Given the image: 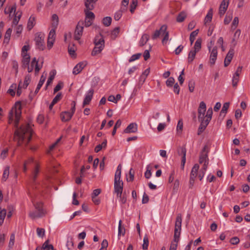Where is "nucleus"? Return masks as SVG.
<instances>
[{
  "instance_id": "e433bc0d",
  "label": "nucleus",
  "mask_w": 250,
  "mask_h": 250,
  "mask_svg": "<svg viewBox=\"0 0 250 250\" xmlns=\"http://www.w3.org/2000/svg\"><path fill=\"white\" fill-rule=\"evenodd\" d=\"M181 230L177 229H174V241L176 243H178L179 241Z\"/></svg>"
},
{
  "instance_id": "774afa93",
  "label": "nucleus",
  "mask_w": 250,
  "mask_h": 250,
  "mask_svg": "<svg viewBox=\"0 0 250 250\" xmlns=\"http://www.w3.org/2000/svg\"><path fill=\"white\" fill-rule=\"evenodd\" d=\"M229 103H225L224 104L223 107L221 109L222 111V113H227V110L229 107Z\"/></svg>"
},
{
  "instance_id": "2f4dec72",
  "label": "nucleus",
  "mask_w": 250,
  "mask_h": 250,
  "mask_svg": "<svg viewBox=\"0 0 250 250\" xmlns=\"http://www.w3.org/2000/svg\"><path fill=\"white\" fill-rule=\"evenodd\" d=\"M49 240H47L42 245V250H54V247L52 245H49Z\"/></svg>"
},
{
  "instance_id": "4d7b16f0",
  "label": "nucleus",
  "mask_w": 250,
  "mask_h": 250,
  "mask_svg": "<svg viewBox=\"0 0 250 250\" xmlns=\"http://www.w3.org/2000/svg\"><path fill=\"white\" fill-rule=\"evenodd\" d=\"M175 82V80L173 77H169L166 81V84L168 87H171L173 85Z\"/></svg>"
},
{
  "instance_id": "c756f323",
  "label": "nucleus",
  "mask_w": 250,
  "mask_h": 250,
  "mask_svg": "<svg viewBox=\"0 0 250 250\" xmlns=\"http://www.w3.org/2000/svg\"><path fill=\"white\" fill-rule=\"evenodd\" d=\"M199 168V165L197 164H195L191 169L190 176L196 178L197 175V171H198Z\"/></svg>"
},
{
  "instance_id": "473e14b6",
  "label": "nucleus",
  "mask_w": 250,
  "mask_h": 250,
  "mask_svg": "<svg viewBox=\"0 0 250 250\" xmlns=\"http://www.w3.org/2000/svg\"><path fill=\"white\" fill-rule=\"evenodd\" d=\"M52 26L53 28H56L58 25L59 22V18L58 16L56 14H53L52 16Z\"/></svg>"
},
{
  "instance_id": "412c9836",
  "label": "nucleus",
  "mask_w": 250,
  "mask_h": 250,
  "mask_svg": "<svg viewBox=\"0 0 250 250\" xmlns=\"http://www.w3.org/2000/svg\"><path fill=\"white\" fill-rule=\"evenodd\" d=\"M73 115L70 112H63L61 114V120L62 122H67L72 117Z\"/></svg>"
},
{
  "instance_id": "6e6552de",
  "label": "nucleus",
  "mask_w": 250,
  "mask_h": 250,
  "mask_svg": "<svg viewBox=\"0 0 250 250\" xmlns=\"http://www.w3.org/2000/svg\"><path fill=\"white\" fill-rule=\"evenodd\" d=\"M83 21H80L78 22L74 33V39L76 40H79L81 39V36L83 35Z\"/></svg>"
},
{
  "instance_id": "3c124183",
  "label": "nucleus",
  "mask_w": 250,
  "mask_h": 250,
  "mask_svg": "<svg viewBox=\"0 0 250 250\" xmlns=\"http://www.w3.org/2000/svg\"><path fill=\"white\" fill-rule=\"evenodd\" d=\"M232 14L230 13V14H229L228 13L227 14V15L226 16V17L224 19V23L225 24H228L230 22L231 20H232Z\"/></svg>"
},
{
  "instance_id": "4c0bfd02",
  "label": "nucleus",
  "mask_w": 250,
  "mask_h": 250,
  "mask_svg": "<svg viewBox=\"0 0 250 250\" xmlns=\"http://www.w3.org/2000/svg\"><path fill=\"white\" fill-rule=\"evenodd\" d=\"M199 32V29H196L195 31L192 32L190 34L189 40L191 44H192L195 40L196 36L198 35Z\"/></svg>"
},
{
  "instance_id": "20e7f679",
  "label": "nucleus",
  "mask_w": 250,
  "mask_h": 250,
  "mask_svg": "<svg viewBox=\"0 0 250 250\" xmlns=\"http://www.w3.org/2000/svg\"><path fill=\"white\" fill-rule=\"evenodd\" d=\"M213 114V111L211 107L209 108L206 113V120H199L200 125L198 129V135H199L206 128L207 125L210 122Z\"/></svg>"
},
{
  "instance_id": "9d476101",
  "label": "nucleus",
  "mask_w": 250,
  "mask_h": 250,
  "mask_svg": "<svg viewBox=\"0 0 250 250\" xmlns=\"http://www.w3.org/2000/svg\"><path fill=\"white\" fill-rule=\"evenodd\" d=\"M208 48L209 52H210L209 57V63L211 65H213L215 63V61L217 57V48L216 46H215L212 48V50L210 51L211 47L208 46Z\"/></svg>"
},
{
  "instance_id": "de8ad7c7",
  "label": "nucleus",
  "mask_w": 250,
  "mask_h": 250,
  "mask_svg": "<svg viewBox=\"0 0 250 250\" xmlns=\"http://www.w3.org/2000/svg\"><path fill=\"white\" fill-rule=\"evenodd\" d=\"M138 1L137 0H132L131 3L130 5V11L131 13L134 12L135 9L137 5Z\"/></svg>"
},
{
  "instance_id": "393cba45",
  "label": "nucleus",
  "mask_w": 250,
  "mask_h": 250,
  "mask_svg": "<svg viewBox=\"0 0 250 250\" xmlns=\"http://www.w3.org/2000/svg\"><path fill=\"white\" fill-rule=\"evenodd\" d=\"M182 221L181 215L180 214H178L176 218L174 229H181Z\"/></svg>"
},
{
  "instance_id": "a18cd8bd",
  "label": "nucleus",
  "mask_w": 250,
  "mask_h": 250,
  "mask_svg": "<svg viewBox=\"0 0 250 250\" xmlns=\"http://www.w3.org/2000/svg\"><path fill=\"white\" fill-rule=\"evenodd\" d=\"M31 81L30 76L26 75L24 78V83L22 86L23 88H26Z\"/></svg>"
},
{
  "instance_id": "aec40b11",
  "label": "nucleus",
  "mask_w": 250,
  "mask_h": 250,
  "mask_svg": "<svg viewBox=\"0 0 250 250\" xmlns=\"http://www.w3.org/2000/svg\"><path fill=\"white\" fill-rule=\"evenodd\" d=\"M167 29V26L166 25H163L160 29L159 30H156L154 34H153L152 36V39L153 40H155L157 38H158V37H159V36H160V35H162L163 32L165 31V30H166Z\"/></svg>"
},
{
  "instance_id": "052dcab7",
  "label": "nucleus",
  "mask_w": 250,
  "mask_h": 250,
  "mask_svg": "<svg viewBox=\"0 0 250 250\" xmlns=\"http://www.w3.org/2000/svg\"><path fill=\"white\" fill-rule=\"evenodd\" d=\"M195 82L193 80H190L188 82V88L190 92H192L194 91Z\"/></svg>"
},
{
  "instance_id": "6ab92c4d",
  "label": "nucleus",
  "mask_w": 250,
  "mask_h": 250,
  "mask_svg": "<svg viewBox=\"0 0 250 250\" xmlns=\"http://www.w3.org/2000/svg\"><path fill=\"white\" fill-rule=\"evenodd\" d=\"M137 131V125L136 123L130 124L124 130L125 133H135Z\"/></svg>"
},
{
  "instance_id": "423d86ee",
  "label": "nucleus",
  "mask_w": 250,
  "mask_h": 250,
  "mask_svg": "<svg viewBox=\"0 0 250 250\" xmlns=\"http://www.w3.org/2000/svg\"><path fill=\"white\" fill-rule=\"evenodd\" d=\"M44 35L42 33H37L36 35L35 41L37 47L41 50H43Z\"/></svg>"
},
{
  "instance_id": "39448f33",
  "label": "nucleus",
  "mask_w": 250,
  "mask_h": 250,
  "mask_svg": "<svg viewBox=\"0 0 250 250\" xmlns=\"http://www.w3.org/2000/svg\"><path fill=\"white\" fill-rule=\"evenodd\" d=\"M201 39H198L195 42L193 48L189 51L188 54V63H191L193 62L196 53L201 49Z\"/></svg>"
},
{
  "instance_id": "338daca9",
  "label": "nucleus",
  "mask_w": 250,
  "mask_h": 250,
  "mask_svg": "<svg viewBox=\"0 0 250 250\" xmlns=\"http://www.w3.org/2000/svg\"><path fill=\"white\" fill-rule=\"evenodd\" d=\"M23 88V86H22V83H21V81H20L19 83V85H18V88H17V95L18 96H20L21 94V88Z\"/></svg>"
},
{
  "instance_id": "58836bf2",
  "label": "nucleus",
  "mask_w": 250,
  "mask_h": 250,
  "mask_svg": "<svg viewBox=\"0 0 250 250\" xmlns=\"http://www.w3.org/2000/svg\"><path fill=\"white\" fill-rule=\"evenodd\" d=\"M103 49L104 47H101L99 46H95L94 48H93L92 51L91 55L92 56H95L101 53V52L103 50Z\"/></svg>"
},
{
  "instance_id": "a19ab883",
  "label": "nucleus",
  "mask_w": 250,
  "mask_h": 250,
  "mask_svg": "<svg viewBox=\"0 0 250 250\" xmlns=\"http://www.w3.org/2000/svg\"><path fill=\"white\" fill-rule=\"evenodd\" d=\"M17 88V85L16 83H13L10 87L9 89L7 91V93H9L11 96H14L15 95V89Z\"/></svg>"
},
{
  "instance_id": "6e6d98bb",
  "label": "nucleus",
  "mask_w": 250,
  "mask_h": 250,
  "mask_svg": "<svg viewBox=\"0 0 250 250\" xmlns=\"http://www.w3.org/2000/svg\"><path fill=\"white\" fill-rule=\"evenodd\" d=\"M85 18H88L91 19V20H93L95 18L94 14L93 12L89 11H85Z\"/></svg>"
},
{
  "instance_id": "a878e982",
  "label": "nucleus",
  "mask_w": 250,
  "mask_h": 250,
  "mask_svg": "<svg viewBox=\"0 0 250 250\" xmlns=\"http://www.w3.org/2000/svg\"><path fill=\"white\" fill-rule=\"evenodd\" d=\"M149 39V36L148 34H144V35H143L139 42L140 46H144L145 44L146 43Z\"/></svg>"
},
{
  "instance_id": "cd10ccee",
  "label": "nucleus",
  "mask_w": 250,
  "mask_h": 250,
  "mask_svg": "<svg viewBox=\"0 0 250 250\" xmlns=\"http://www.w3.org/2000/svg\"><path fill=\"white\" fill-rule=\"evenodd\" d=\"M149 69H146L144 71V72L142 73L141 76H140L139 83H141V84H143L145 82V81L147 76L149 74Z\"/></svg>"
},
{
  "instance_id": "37998d69",
  "label": "nucleus",
  "mask_w": 250,
  "mask_h": 250,
  "mask_svg": "<svg viewBox=\"0 0 250 250\" xmlns=\"http://www.w3.org/2000/svg\"><path fill=\"white\" fill-rule=\"evenodd\" d=\"M112 19L110 17H106L103 19V23L105 26H109L111 23Z\"/></svg>"
},
{
  "instance_id": "b1692460",
  "label": "nucleus",
  "mask_w": 250,
  "mask_h": 250,
  "mask_svg": "<svg viewBox=\"0 0 250 250\" xmlns=\"http://www.w3.org/2000/svg\"><path fill=\"white\" fill-rule=\"evenodd\" d=\"M22 56V67L24 68L26 67L29 64L30 61V56L29 54L21 55Z\"/></svg>"
},
{
  "instance_id": "dca6fc26",
  "label": "nucleus",
  "mask_w": 250,
  "mask_h": 250,
  "mask_svg": "<svg viewBox=\"0 0 250 250\" xmlns=\"http://www.w3.org/2000/svg\"><path fill=\"white\" fill-rule=\"evenodd\" d=\"M234 54V51L233 48H230L228 53L225 60H224V66L225 67L228 66L230 63L233 55Z\"/></svg>"
},
{
  "instance_id": "79ce46f5",
  "label": "nucleus",
  "mask_w": 250,
  "mask_h": 250,
  "mask_svg": "<svg viewBox=\"0 0 250 250\" xmlns=\"http://www.w3.org/2000/svg\"><path fill=\"white\" fill-rule=\"evenodd\" d=\"M6 214V209H3L0 210V226H1L2 223H3Z\"/></svg>"
},
{
  "instance_id": "7c9ffc66",
  "label": "nucleus",
  "mask_w": 250,
  "mask_h": 250,
  "mask_svg": "<svg viewBox=\"0 0 250 250\" xmlns=\"http://www.w3.org/2000/svg\"><path fill=\"white\" fill-rule=\"evenodd\" d=\"M125 233V229L124 227L122 226V221L120 220L118 227V236L119 237L121 235L124 236Z\"/></svg>"
},
{
  "instance_id": "f3484780",
  "label": "nucleus",
  "mask_w": 250,
  "mask_h": 250,
  "mask_svg": "<svg viewBox=\"0 0 250 250\" xmlns=\"http://www.w3.org/2000/svg\"><path fill=\"white\" fill-rule=\"evenodd\" d=\"M95 46H99L101 47H104V41L103 36L101 34L97 35L94 39V42Z\"/></svg>"
},
{
  "instance_id": "c03bdc74",
  "label": "nucleus",
  "mask_w": 250,
  "mask_h": 250,
  "mask_svg": "<svg viewBox=\"0 0 250 250\" xmlns=\"http://www.w3.org/2000/svg\"><path fill=\"white\" fill-rule=\"evenodd\" d=\"M163 35H164V38L162 41V43L163 44H166L167 41L169 39V32L167 31V29L165 30V32H163Z\"/></svg>"
},
{
  "instance_id": "8fccbe9b",
  "label": "nucleus",
  "mask_w": 250,
  "mask_h": 250,
  "mask_svg": "<svg viewBox=\"0 0 250 250\" xmlns=\"http://www.w3.org/2000/svg\"><path fill=\"white\" fill-rule=\"evenodd\" d=\"M151 176V167L148 165L146 167V170L145 173V176L146 179H149Z\"/></svg>"
},
{
  "instance_id": "2eb2a0df",
  "label": "nucleus",
  "mask_w": 250,
  "mask_h": 250,
  "mask_svg": "<svg viewBox=\"0 0 250 250\" xmlns=\"http://www.w3.org/2000/svg\"><path fill=\"white\" fill-rule=\"evenodd\" d=\"M87 65L86 62H82L78 63L73 68V74L77 75L80 73Z\"/></svg>"
},
{
  "instance_id": "c9c22d12",
  "label": "nucleus",
  "mask_w": 250,
  "mask_h": 250,
  "mask_svg": "<svg viewBox=\"0 0 250 250\" xmlns=\"http://www.w3.org/2000/svg\"><path fill=\"white\" fill-rule=\"evenodd\" d=\"M39 173V166L38 164H36V167L34 171L33 172L32 180L34 183L35 182L36 178Z\"/></svg>"
},
{
  "instance_id": "49530a36",
  "label": "nucleus",
  "mask_w": 250,
  "mask_h": 250,
  "mask_svg": "<svg viewBox=\"0 0 250 250\" xmlns=\"http://www.w3.org/2000/svg\"><path fill=\"white\" fill-rule=\"evenodd\" d=\"M92 2H94V1H92L91 0H86L85 2V6L88 11L92 10L94 7L93 4H91Z\"/></svg>"
},
{
  "instance_id": "f257e3e1",
  "label": "nucleus",
  "mask_w": 250,
  "mask_h": 250,
  "mask_svg": "<svg viewBox=\"0 0 250 250\" xmlns=\"http://www.w3.org/2000/svg\"><path fill=\"white\" fill-rule=\"evenodd\" d=\"M32 130L29 125H22L16 129L14 133L15 139L17 141V146H21L25 142L27 145L32 138Z\"/></svg>"
},
{
  "instance_id": "e2e57ef3",
  "label": "nucleus",
  "mask_w": 250,
  "mask_h": 250,
  "mask_svg": "<svg viewBox=\"0 0 250 250\" xmlns=\"http://www.w3.org/2000/svg\"><path fill=\"white\" fill-rule=\"evenodd\" d=\"M62 98V94L61 93H58L55 98L53 99L52 101L54 103L56 104Z\"/></svg>"
},
{
  "instance_id": "5701e85b",
  "label": "nucleus",
  "mask_w": 250,
  "mask_h": 250,
  "mask_svg": "<svg viewBox=\"0 0 250 250\" xmlns=\"http://www.w3.org/2000/svg\"><path fill=\"white\" fill-rule=\"evenodd\" d=\"M36 24V17L33 16L31 15L30 17L29 18L28 22H27V28L28 30H31L33 27Z\"/></svg>"
},
{
  "instance_id": "0e129e2a",
  "label": "nucleus",
  "mask_w": 250,
  "mask_h": 250,
  "mask_svg": "<svg viewBox=\"0 0 250 250\" xmlns=\"http://www.w3.org/2000/svg\"><path fill=\"white\" fill-rule=\"evenodd\" d=\"M45 230L43 229L37 228V232L39 236L42 237L44 235Z\"/></svg>"
},
{
  "instance_id": "864d4df0",
  "label": "nucleus",
  "mask_w": 250,
  "mask_h": 250,
  "mask_svg": "<svg viewBox=\"0 0 250 250\" xmlns=\"http://www.w3.org/2000/svg\"><path fill=\"white\" fill-rule=\"evenodd\" d=\"M239 77L234 75L232 80V84L233 87L237 86V83L239 82Z\"/></svg>"
},
{
  "instance_id": "13d9d810",
  "label": "nucleus",
  "mask_w": 250,
  "mask_h": 250,
  "mask_svg": "<svg viewBox=\"0 0 250 250\" xmlns=\"http://www.w3.org/2000/svg\"><path fill=\"white\" fill-rule=\"evenodd\" d=\"M240 240L237 236L233 237L230 239L229 242L232 245H237L239 244Z\"/></svg>"
},
{
  "instance_id": "f8f14e48",
  "label": "nucleus",
  "mask_w": 250,
  "mask_h": 250,
  "mask_svg": "<svg viewBox=\"0 0 250 250\" xmlns=\"http://www.w3.org/2000/svg\"><path fill=\"white\" fill-rule=\"evenodd\" d=\"M55 29L53 27L49 32L47 40V46L49 48H51L54 44L56 36Z\"/></svg>"
},
{
  "instance_id": "72a5a7b5",
  "label": "nucleus",
  "mask_w": 250,
  "mask_h": 250,
  "mask_svg": "<svg viewBox=\"0 0 250 250\" xmlns=\"http://www.w3.org/2000/svg\"><path fill=\"white\" fill-rule=\"evenodd\" d=\"M186 17H187V14H186V12L182 11L178 14V15L177 17L176 21L177 22H183L185 20Z\"/></svg>"
},
{
  "instance_id": "f704fd0d",
  "label": "nucleus",
  "mask_w": 250,
  "mask_h": 250,
  "mask_svg": "<svg viewBox=\"0 0 250 250\" xmlns=\"http://www.w3.org/2000/svg\"><path fill=\"white\" fill-rule=\"evenodd\" d=\"M212 9H210L206 15L205 18V23L210 22L211 21L212 18Z\"/></svg>"
},
{
  "instance_id": "603ef678",
  "label": "nucleus",
  "mask_w": 250,
  "mask_h": 250,
  "mask_svg": "<svg viewBox=\"0 0 250 250\" xmlns=\"http://www.w3.org/2000/svg\"><path fill=\"white\" fill-rule=\"evenodd\" d=\"M142 54L141 53H137L134 55H133L129 59V62H133L136 60L139 59L140 57L141 56Z\"/></svg>"
},
{
  "instance_id": "9b49d317",
  "label": "nucleus",
  "mask_w": 250,
  "mask_h": 250,
  "mask_svg": "<svg viewBox=\"0 0 250 250\" xmlns=\"http://www.w3.org/2000/svg\"><path fill=\"white\" fill-rule=\"evenodd\" d=\"M178 153L179 155H182V160L181 167L182 169H184L186 161V148L185 146L179 147L178 148Z\"/></svg>"
},
{
  "instance_id": "1a4fd4ad",
  "label": "nucleus",
  "mask_w": 250,
  "mask_h": 250,
  "mask_svg": "<svg viewBox=\"0 0 250 250\" xmlns=\"http://www.w3.org/2000/svg\"><path fill=\"white\" fill-rule=\"evenodd\" d=\"M208 147L207 145H205L199 157V163L202 164L203 163L208 162Z\"/></svg>"
},
{
  "instance_id": "5fc2aeb1",
  "label": "nucleus",
  "mask_w": 250,
  "mask_h": 250,
  "mask_svg": "<svg viewBox=\"0 0 250 250\" xmlns=\"http://www.w3.org/2000/svg\"><path fill=\"white\" fill-rule=\"evenodd\" d=\"M62 86L63 83L62 82H59L54 89V93H55L58 91L60 90L62 88Z\"/></svg>"
},
{
  "instance_id": "ea45409f",
  "label": "nucleus",
  "mask_w": 250,
  "mask_h": 250,
  "mask_svg": "<svg viewBox=\"0 0 250 250\" xmlns=\"http://www.w3.org/2000/svg\"><path fill=\"white\" fill-rule=\"evenodd\" d=\"M149 244V240L147 236L146 235L143 239V244L142 245V248L144 250H146L148 249Z\"/></svg>"
},
{
  "instance_id": "7ed1b4c3",
  "label": "nucleus",
  "mask_w": 250,
  "mask_h": 250,
  "mask_svg": "<svg viewBox=\"0 0 250 250\" xmlns=\"http://www.w3.org/2000/svg\"><path fill=\"white\" fill-rule=\"evenodd\" d=\"M35 210L34 211H30L29 215L30 218L33 219L42 218L45 216L46 212L42 208V203L37 202L34 204Z\"/></svg>"
},
{
  "instance_id": "0eeeda50",
  "label": "nucleus",
  "mask_w": 250,
  "mask_h": 250,
  "mask_svg": "<svg viewBox=\"0 0 250 250\" xmlns=\"http://www.w3.org/2000/svg\"><path fill=\"white\" fill-rule=\"evenodd\" d=\"M206 104L204 102H201L198 108V120H206Z\"/></svg>"
},
{
  "instance_id": "ddd939ff",
  "label": "nucleus",
  "mask_w": 250,
  "mask_h": 250,
  "mask_svg": "<svg viewBox=\"0 0 250 250\" xmlns=\"http://www.w3.org/2000/svg\"><path fill=\"white\" fill-rule=\"evenodd\" d=\"M229 0H223L221 2L219 9V14L221 17L225 14L227 11L229 6Z\"/></svg>"
},
{
  "instance_id": "09e8293b",
  "label": "nucleus",
  "mask_w": 250,
  "mask_h": 250,
  "mask_svg": "<svg viewBox=\"0 0 250 250\" xmlns=\"http://www.w3.org/2000/svg\"><path fill=\"white\" fill-rule=\"evenodd\" d=\"M9 167H6L3 171V175H2V180L4 181H5L6 180V179L8 178V177L9 176Z\"/></svg>"
},
{
  "instance_id": "4468645a",
  "label": "nucleus",
  "mask_w": 250,
  "mask_h": 250,
  "mask_svg": "<svg viewBox=\"0 0 250 250\" xmlns=\"http://www.w3.org/2000/svg\"><path fill=\"white\" fill-rule=\"evenodd\" d=\"M114 192L116 194L123 193V182L122 181H114Z\"/></svg>"
},
{
  "instance_id": "a211bd4d",
  "label": "nucleus",
  "mask_w": 250,
  "mask_h": 250,
  "mask_svg": "<svg viewBox=\"0 0 250 250\" xmlns=\"http://www.w3.org/2000/svg\"><path fill=\"white\" fill-rule=\"evenodd\" d=\"M94 93V90L93 89H90L88 93L86 94L83 102V106H84L86 105L89 104L90 101H91L93 95Z\"/></svg>"
},
{
  "instance_id": "bb28decb",
  "label": "nucleus",
  "mask_w": 250,
  "mask_h": 250,
  "mask_svg": "<svg viewBox=\"0 0 250 250\" xmlns=\"http://www.w3.org/2000/svg\"><path fill=\"white\" fill-rule=\"evenodd\" d=\"M107 145V140L104 139L101 144L97 145L95 148V152H99L102 148H105Z\"/></svg>"
},
{
  "instance_id": "c85d7f7f",
  "label": "nucleus",
  "mask_w": 250,
  "mask_h": 250,
  "mask_svg": "<svg viewBox=\"0 0 250 250\" xmlns=\"http://www.w3.org/2000/svg\"><path fill=\"white\" fill-rule=\"evenodd\" d=\"M126 10V8L121 7V9L116 12V13L115 14L114 19L116 21H119L122 16L123 12L125 11Z\"/></svg>"
},
{
  "instance_id": "bf43d9fd",
  "label": "nucleus",
  "mask_w": 250,
  "mask_h": 250,
  "mask_svg": "<svg viewBox=\"0 0 250 250\" xmlns=\"http://www.w3.org/2000/svg\"><path fill=\"white\" fill-rule=\"evenodd\" d=\"M15 242V234L12 233L10 235V241L9 243V248H12Z\"/></svg>"
},
{
  "instance_id": "680f3d73",
  "label": "nucleus",
  "mask_w": 250,
  "mask_h": 250,
  "mask_svg": "<svg viewBox=\"0 0 250 250\" xmlns=\"http://www.w3.org/2000/svg\"><path fill=\"white\" fill-rule=\"evenodd\" d=\"M8 149L7 148L3 149L0 154V158L2 160L5 159V158L7 157L8 154Z\"/></svg>"
},
{
  "instance_id": "f03ea898",
  "label": "nucleus",
  "mask_w": 250,
  "mask_h": 250,
  "mask_svg": "<svg viewBox=\"0 0 250 250\" xmlns=\"http://www.w3.org/2000/svg\"><path fill=\"white\" fill-rule=\"evenodd\" d=\"M21 108V102L20 101L17 102L15 103V107L11 109L9 113V124H11L13 120L14 114H15V126L16 127H18L20 119Z\"/></svg>"
},
{
  "instance_id": "69168bd1",
  "label": "nucleus",
  "mask_w": 250,
  "mask_h": 250,
  "mask_svg": "<svg viewBox=\"0 0 250 250\" xmlns=\"http://www.w3.org/2000/svg\"><path fill=\"white\" fill-rule=\"evenodd\" d=\"M183 124L182 120H179L178 122L177 125V131L178 132H179V131H182V130L183 129Z\"/></svg>"
},
{
  "instance_id": "4be33fe9",
  "label": "nucleus",
  "mask_w": 250,
  "mask_h": 250,
  "mask_svg": "<svg viewBox=\"0 0 250 250\" xmlns=\"http://www.w3.org/2000/svg\"><path fill=\"white\" fill-rule=\"evenodd\" d=\"M46 74L44 75V73L41 76L40 81L38 84L37 87L35 91L34 94H36L38 93L39 91L41 89L42 84L46 80Z\"/></svg>"
}]
</instances>
